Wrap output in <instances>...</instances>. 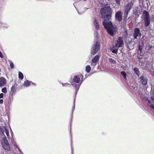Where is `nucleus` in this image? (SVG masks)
Returning <instances> with one entry per match:
<instances>
[{"instance_id": "9", "label": "nucleus", "mask_w": 154, "mask_h": 154, "mask_svg": "<svg viewBox=\"0 0 154 154\" xmlns=\"http://www.w3.org/2000/svg\"><path fill=\"white\" fill-rule=\"evenodd\" d=\"M122 12L120 11H119L116 14L115 17L116 20L119 22L121 21L122 19Z\"/></svg>"}, {"instance_id": "34", "label": "nucleus", "mask_w": 154, "mask_h": 154, "mask_svg": "<svg viewBox=\"0 0 154 154\" xmlns=\"http://www.w3.org/2000/svg\"><path fill=\"white\" fill-rule=\"evenodd\" d=\"M69 85V84L68 83H65V84H62L63 86H65L66 85Z\"/></svg>"}, {"instance_id": "21", "label": "nucleus", "mask_w": 154, "mask_h": 154, "mask_svg": "<svg viewBox=\"0 0 154 154\" xmlns=\"http://www.w3.org/2000/svg\"><path fill=\"white\" fill-rule=\"evenodd\" d=\"M109 60L110 62L113 64H115L116 63V62L111 58H110L109 59Z\"/></svg>"}, {"instance_id": "22", "label": "nucleus", "mask_w": 154, "mask_h": 154, "mask_svg": "<svg viewBox=\"0 0 154 154\" xmlns=\"http://www.w3.org/2000/svg\"><path fill=\"white\" fill-rule=\"evenodd\" d=\"M9 62L10 63V66L11 67V69H13L14 67V65L13 63L12 62L11 60L9 61Z\"/></svg>"}, {"instance_id": "13", "label": "nucleus", "mask_w": 154, "mask_h": 154, "mask_svg": "<svg viewBox=\"0 0 154 154\" xmlns=\"http://www.w3.org/2000/svg\"><path fill=\"white\" fill-rule=\"evenodd\" d=\"M6 82L5 79L3 77L0 78V86H2L5 85Z\"/></svg>"}, {"instance_id": "24", "label": "nucleus", "mask_w": 154, "mask_h": 154, "mask_svg": "<svg viewBox=\"0 0 154 154\" xmlns=\"http://www.w3.org/2000/svg\"><path fill=\"white\" fill-rule=\"evenodd\" d=\"M2 92L4 93H6L7 92V89L6 87H4L2 89Z\"/></svg>"}, {"instance_id": "28", "label": "nucleus", "mask_w": 154, "mask_h": 154, "mask_svg": "<svg viewBox=\"0 0 154 154\" xmlns=\"http://www.w3.org/2000/svg\"><path fill=\"white\" fill-rule=\"evenodd\" d=\"M94 35L96 36L97 38H98V35H97V32L95 31L94 33Z\"/></svg>"}, {"instance_id": "2", "label": "nucleus", "mask_w": 154, "mask_h": 154, "mask_svg": "<svg viewBox=\"0 0 154 154\" xmlns=\"http://www.w3.org/2000/svg\"><path fill=\"white\" fill-rule=\"evenodd\" d=\"M74 82L76 83H80V84L78 85L75 84L73 82V83H72V84L74 86H75V93H77L79 89V88L80 86L82 83L83 81V77L82 74H80L78 75H76L74 77L73 79Z\"/></svg>"}, {"instance_id": "18", "label": "nucleus", "mask_w": 154, "mask_h": 154, "mask_svg": "<svg viewBox=\"0 0 154 154\" xmlns=\"http://www.w3.org/2000/svg\"><path fill=\"white\" fill-rule=\"evenodd\" d=\"M19 77L20 79H23V75L22 73L20 72H19Z\"/></svg>"}, {"instance_id": "4", "label": "nucleus", "mask_w": 154, "mask_h": 154, "mask_svg": "<svg viewBox=\"0 0 154 154\" xmlns=\"http://www.w3.org/2000/svg\"><path fill=\"white\" fill-rule=\"evenodd\" d=\"M124 45L123 38L122 37L118 38L116 41L115 45L113 46L112 48V52L116 54L117 53L118 48L122 47Z\"/></svg>"}, {"instance_id": "30", "label": "nucleus", "mask_w": 154, "mask_h": 154, "mask_svg": "<svg viewBox=\"0 0 154 154\" xmlns=\"http://www.w3.org/2000/svg\"><path fill=\"white\" fill-rule=\"evenodd\" d=\"M3 94L2 93L0 94V98H3Z\"/></svg>"}, {"instance_id": "19", "label": "nucleus", "mask_w": 154, "mask_h": 154, "mask_svg": "<svg viewBox=\"0 0 154 154\" xmlns=\"http://www.w3.org/2000/svg\"><path fill=\"white\" fill-rule=\"evenodd\" d=\"M148 103H147V105L148 106H149L151 108L154 109V105L153 104H150V101L149 100H148Z\"/></svg>"}, {"instance_id": "25", "label": "nucleus", "mask_w": 154, "mask_h": 154, "mask_svg": "<svg viewBox=\"0 0 154 154\" xmlns=\"http://www.w3.org/2000/svg\"><path fill=\"white\" fill-rule=\"evenodd\" d=\"M128 32H127V31H125V32H124V34L123 35L125 37H127L128 36Z\"/></svg>"}, {"instance_id": "26", "label": "nucleus", "mask_w": 154, "mask_h": 154, "mask_svg": "<svg viewBox=\"0 0 154 154\" xmlns=\"http://www.w3.org/2000/svg\"><path fill=\"white\" fill-rule=\"evenodd\" d=\"M5 133L7 136H9V133L7 129H5Z\"/></svg>"}, {"instance_id": "40", "label": "nucleus", "mask_w": 154, "mask_h": 154, "mask_svg": "<svg viewBox=\"0 0 154 154\" xmlns=\"http://www.w3.org/2000/svg\"><path fill=\"white\" fill-rule=\"evenodd\" d=\"M14 154H17V153H14Z\"/></svg>"}, {"instance_id": "20", "label": "nucleus", "mask_w": 154, "mask_h": 154, "mask_svg": "<svg viewBox=\"0 0 154 154\" xmlns=\"http://www.w3.org/2000/svg\"><path fill=\"white\" fill-rule=\"evenodd\" d=\"M122 75L124 77L125 79H127L126 74L124 71H122L121 72Z\"/></svg>"}, {"instance_id": "12", "label": "nucleus", "mask_w": 154, "mask_h": 154, "mask_svg": "<svg viewBox=\"0 0 154 154\" xmlns=\"http://www.w3.org/2000/svg\"><path fill=\"white\" fill-rule=\"evenodd\" d=\"M133 13L136 16H139L140 14V11L137 8H136L134 9Z\"/></svg>"}, {"instance_id": "6", "label": "nucleus", "mask_w": 154, "mask_h": 154, "mask_svg": "<svg viewBox=\"0 0 154 154\" xmlns=\"http://www.w3.org/2000/svg\"><path fill=\"white\" fill-rule=\"evenodd\" d=\"M2 145L3 148L7 151L10 150L11 148L7 139L5 138H3L2 139Z\"/></svg>"}, {"instance_id": "32", "label": "nucleus", "mask_w": 154, "mask_h": 154, "mask_svg": "<svg viewBox=\"0 0 154 154\" xmlns=\"http://www.w3.org/2000/svg\"><path fill=\"white\" fill-rule=\"evenodd\" d=\"M3 100L2 99L0 100V104L3 103Z\"/></svg>"}, {"instance_id": "15", "label": "nucleus", "mask_w": 154, "mask_h": 154, "mask_svg": "<svg viewBox=\"0 0 154 154\" xmlns=\"http://www.w3.org/2000/svg\"><path fill=\"white\" fill-rule=\"evenodd\" d=\"M134 73L136 74L138 77H139L140 75V71L138 69L137 67H135L134 69Z\"/></svg>"}, {"instance_id": "27", "label": "nucleus", "mask_w": 154, "mask_h": 154, "mask_svg": "<svg viewBox=\"0 0 154 154\" xmlns=\"http://www.w3.org/2000/svg\"><path fill=\"white\" fill-rule=\"evenodd\" d=\"M121 0H115V1L116 2V3L117 4L119 5H120V2Z\"/></svg>"}, {"instance_id": "16", "label": "nucleus", "mask_w": 154, "mask_h": 154, "mask_svg": "<svg viewBox=\"0 0 154 154\" xmlns=\"http://www.w3.org/2000/svg\"><path fill=\"white\" fill-rule=\"evenodd\" d=\"M32 84H33L32 82H31ZM31 83V82L28 80H26L24 82V85L26 87L29 86Z\"/></svg>"}, {"instance_id": "11", "label": "nucleus", "mask_w": 154, "mask_h": 154, "mask_svg": "<svg viewBox=\"0 0 154 154\" xmlns=\"http://www.w3.org/2000/svg\"><path fill=\"white\" fill-rule=\"evenodd\" d=\"M140 82L143 85H146L147 83V79L144 77L142 76L139 78Z\"/></svg>"}, {"instance_id": "14", "label": "nucleus", "mask_w": 154, "mask_h": 154, "mask_svg": "<svg viewBox=\"0 0 154 154\" xmlns=\"http://www.w3.org/2000/svg\"><path fill=\"white\" fill-rule=\"evenodd\" d=\"M94 25L95 26V28L96 30H97L99 28L98 23L97 22V21L96 19H95L94 23Z\"/></svg>"}, {"instance_id": "35", "label": "nucleus", "mask_w": 154, "mask_h": 154, "mask_svg": "<svg viewBox=\"0 0 154 154\" xmlns=\"http://www.w3.org/2000/svg\"><path fill=\"white\" fill-rule=\"evenodd\" d=\"M74 101H75V100H74ZM75 107V102H74V107Z\"/></svg>"}, {"instance_id": "3", "label": "nucleus", "mask_w": 154, "mask_h": 154, "mask_svg": "<svg viewBox=\"0 0 154 154\" xmlns=\"http://www.w3.org/2000/svg\"><path fill=\"white\" fill-rule=\"evenodd\" d=\"M141 19L145 27L149 26L150 23L151 19L149 14L147 11H143Z\"/></svg>"}, {"instance_id": "36", "label": "nucleus", "mask_w": 154, "mask_h": 154, "mask_svg": "<svg viewBox=\"0 0 154 154\" xmlns=\"http://www.w3.org/2000/svg\"><path fill=\"white\" fill-rule=\"evenodd\" d=\"M73 152V149H72V152Z\"/></svg>"}, {"instance_id": "17", "label": "nucleus", "mask_w": 154, "mask_h": 154, "mask_svg": "<svg viewBox=\"0 0 154 154\" xmlns=\"http://www.w3.org/2000/svg\"><path fill=\"white\" fill-rule=\"evenodd\" d=\"M91 69V68L90 66L88 65L86 66L85 70L87 72L89 73L90 72Z\"/></svg>"}, {"instance_id": "1", "label": "nucleus", "mask_w": 154, "mask_h": 154, "mask_svg": "<svg viewBox=\"0 0 154 154\" xmlns=\"http://www.w3.org/2000/svg\"><path fill=\"white\" fill-rule=\"evenodd\" d=\"M111 12V8L109 6H105L100 10L101 17L104 19L103 24L108 33L111 35L113 36L117 31V28L116 26L112 25L111 22L109 20L111 17V15L110 14Z\"/></svg>"}, {"instance_id": "8", "label": "nucleus", "mask_w": 154, "mask_h": 154, "mask_svg": "<svg viewBox=\"0 0 154 154\" xmlns=\"http://www.w3.org/2000/svg\"><path fill=\"white\" fill-rule=\"evenodd\" d=\"M100 58V57L98 55H96L92 59L91 65L94 66H96L97 63L99 61Z\"/></svg>"}, {"instance_id": "29", "label": "nucleus", "mask_w": 154, "mask_h": 154, "mask_svg": "<svg viewBox=\"0 0 154 154\" xmlns=\"http://www.w3.org/2000/svg\"><path fill=\"white\" fill-rule=\"evenodd\" d=\"M3 57L2 53L0 51V57L1 58H3Z\"/></svg>"}, {"instance_id": "38", "label": "nucleus", "mask_w": 154, "mask_h": 154, "mask_svg": "<svg viewBox=\"0 0 154 154\" xmlns=\"http://www.w3.org/2000/svg\"><path fill=\"white\" fill-rule=\"evenodd\" d=\"M78 13L79 14H80V13L79 12H78Z\"/></svg>"}, {"instance_id": "10", "label": "nucleus", "mask_w": 154, "mask_h": 154, "mask_svg": "<svg viewBox=\"0 0 154 154\" xmlns=\"http://www.w3.org/2000/svg\"><path fill=\"white\" fill-rule=\"evenodd\" d=\"M134 2V1L132 0L128 3L125 6V10L129 11L133 5Z\"/></svg>"}, {"instance_id": "33", "label": "nucleus", "mask_w": 154, "mask_h": 154, "mask_svg": "<svg viewBox=\"0 0 154 154\" xmlns=\"http://www.w3.org/2000/svg\"><path fill=\"white\" fill-rule=\"evenodd\" d=\"M14 88H15V87L14 86H12V87H11V91H14Z\"/></svg>"}, {"instance_id": "39", "label": "nucleus", "mask_w": 154, "mask_h": 154, "mask_svg": "<svg viewBox=\"0 0 154 154\" xmlns=\"http://www.w3.org/2000/svg\"><path fill=\"white\" fill-rule=\"evenodd\" d=\"M14 145L15 146V144H14Z\"/></svg>"}, {"instance_id": "5", "label": "nucleus", "mask_w": 154, "mask_h": 154, "mask_svg": "<svg viewBox=\"0 0 154 154\" xmlns=\"http://www.w3.org/2000/svg\"><path fill=\"white\" fill-rule=\"evenodd\" d=\"M100 43L99 42H97L93 45L91 50V54L94 55L96 54L100 48Z\"/></svg>"}, {"instance_id": "7", "label": "nucleus", "mask_w": 154, "mask_h": 154, "mask_svg": "<svg viewBox=\"0 0 154 154\" xmlns=\"http://www.w3.org/2000/svg\"><path fill=\"white\" fill-rule=\"evenodd\" d=\"M133 36L134 39H136L137 36L140 37L141 34L140 32V29L138 28H136L134 31Z\"/></svg>"}, {"instance_id": "31", "label": "nucleus", "mask_w": 154, "mask_h": 154, "mask_svg": "<svg viewBox=\"0 0 154 154\" xmlns=\"http://www.w3.org/2000/svg\"><path fill=\"white\" fill-rule=\"evenodd\" d=\"M142 48V46L141 45H139V49L141 51Z\"/></svg>"}, {"instance_id": "23", "label": "nucleus", "mask_w": 154, "mask_h": 154, "mask_svg": "<svg viewBox=\"0 0 154 154\" xmlns=\"http://www.w3.org/2000/svg\"><path fill=\"white\" fill-rule=\"evenodd\" d=\"M128 12L129 11H126L125 10V14L124 17L125 19L127 18Z\"/></svg>"}, {"instance_id": "37", "label": "nucleus", "mask_w": 154, "mask_h": 154, "mask_svg": "<svg viewBox=\"0 0 154 154\" xmlns=\"http://www.w3.org/2000/svg\"><path fill=\"white\" fill-rule=\"evenodd\" d=\"M153 95H154V91H153Z\"/></svg>"}]
</instances>
